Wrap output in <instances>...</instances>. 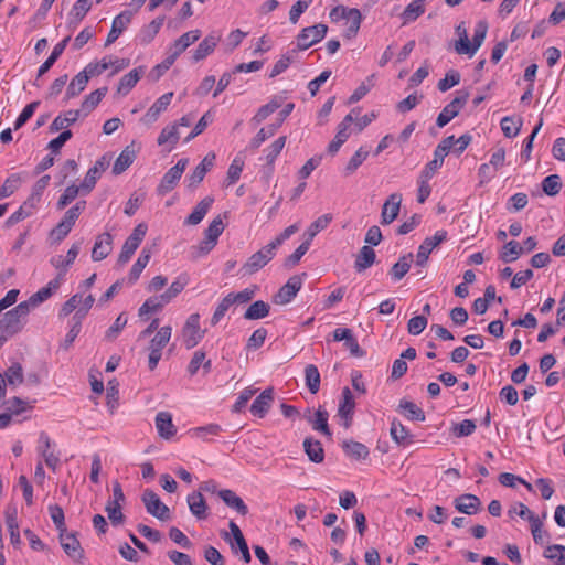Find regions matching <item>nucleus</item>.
Here are the masks:
<instances>
[{"label": "nucleus", "instance_id": "f257e3e1", "mask_svg": "<svg viewBox=\"0 0 565 565\" xmlns=\"http://www.w3.org/2000/svg\"><path fill=\"white\" fill-rule=\"evenodd\" d=\"M29 313L26 303L20 302L17 307L7 311L0 319V332L9 338L19 333L23 329Z\"/></svg>", "mask_w": 565, "mask_h": 565}, {"label": "nucleus", "instance_id": "f03ea898", "mask_svg": "<svg viewBox=\"0 0 565 565\" xmlns=\"http://www.w3.org/2000/svg\"><path fill=\"white\" fill-rule=\"evenodd\" d=\"M488 28V22L486 20H480L476 24L472 41H470L469 39L467 43H463V41H456L454 44L455 51L460 55L466 54L470 57L473 56L482 45L487 36Z\"/></svg>", "mask_w": 565, "mask_h": 565}, {"label": "nucleus", "instance_id": "7ed1b4c3", "mask_svg": "<svg viewBox=\"0 0 565 565\" xmlns=\"http://www.w3.org/2000/svg\"><path fill=\"white\" fill-rule=\"evenodd\" d=\"M147 230H148V227L145 223L138 224L132 230V233L125 241L121 252L118 256L117 263L119 265H125L126 263L129 262L131 256L135 254V252L139 247L140 243L143 241V238L147 234Z\"/></svg>", "mask_w": 565, "mask_h": 565}, {"label": "nucleus", "instance_id": "20e7f679", "mask_svg": "<svg viewBox=\"0 0 565 565\" xmlns=\"http://www.w3.org/2000/svg\"><path fill=\"white\" fill-rule=\"evenodd\" d=\"M276 255L274 245L267 244L260 250L254 253L242 266L244 275H253L265 267Z\"/></svg>", "mask_w": 565, "mask_h": 565}, {"label": "nucleus", "instance_id": "39448f33", "mask_svg": "<svg viewBox=\"0 0 565 565\" xmlns=\"http://www.w3.org/2000/svg\"><path fill=\"white\" fill-rule=\"evenodd\" d=\"M295 105L292 103H288L285 105L284 109L279 113V118L276 124L268 125L267 127L262 128L256 136L249 142V149L256 150L260 147V145L273 137L277 129L281 126L284 120L290 115L294 110Z\"/></svg>", "mask_w": 565, "mask_h": 565}, {"label": "nucleus", "instance_id": "423d86ee", "mask_svg": "<svg viewBox=\"0 0 565 565\" xmlns=\"http://www.w3.org/2000/svg\"><path fill=\"white\" fill-rule=\"evenodd\" d=\"M328 26L318 23L312 26L303 28L297 36V49L303 51L320 42L327 34Z\"/></svg>", "mask_w": 565, "mask_h": 565}, {"label": "nucleus", "instance_id": "0eeeda50", "mask_svg": "<svg viewBox=\"0 0 565 565\" xmlns=\"http://www.w3.org/2000/svg\"><path fill=\"white\" fill-rule=\"evenodd\" d=\"M468 98V92H458V95L449 104H447L439 113L436 119V125L439 128H443L448 122H450L459 114L460 109L466 105Z\"/></svg>", "mask_w": 565, "mask_h": 565}, {"label": "nucleus", "instance_id": "6e6552de", "mask_svg": "<svg viewBox=\"0 0 565 565\" xmlns=\"http://www.w3.org/2000/svg\"><path fill=\"white\" fill-rule=\"evenodd\" d=\"M188 163H189V160L186 158H182L177 162L175 166L170 168L164 173V175L162 177L161 182L157 189L159 194L164 195L174 189V186L178 184L179 180L181 179L184 170L186 169Z\"/></svg>", "mask_w": 565, "mask_h": 565}, {"label": "nucleus", "instance_id": "1a4fd4ad", "mask_svg": "<svg viewBox=\"0 0 565 565\" xmlns=\"http://www.w3.org/2000/svg\"><path fill=\"white\" fill-rule=\"evenodd\" d=\"M205 331L200 328V315L192 313L186 319L182 329L183 343L186 349H192L203 339Z\"/></svg>", "mask_w": 565, "mask_h": 565}, {"label": "nucleus", "instance_id": "9d476101", "mask_svg": "<svg viewBox=\"0 0 565 565\" xmlns=\"http://www.w3.org/2000/svg\"><path fill=\"white\" fill-rule=\"evenodd\" d=\"M141 500L149 514L161 521L170 519L169 508L160 500L159 495L154 491L146 489L142 493Z\"/></svg>", "mask_w": 565, "mask_h": 565}, {"label": "nucleus", "instance_id": "9b49d317", "mask_svg": "<svg viewBox=\"0 0 565 565\" xmlns=\"http://www.w3.org/2000/svg\"><path fill=\"white\" fill-rule=\"evenodd\" d=\"M111 160V156L106 153L102 156L95 164L87 171L82 182V193L88 194L94 188L102 173L107 170Z\"/></svg>", "mask_w": 565, "mask_h": 565}, {"label": "nucleus", "instance_id": "f8f14e48", "mask_svg": "<svg viewBox=\"0 0 565 565\" xmlns=\"http://www.w3.org/2000/svg\"><path fill=\"white\" fill-rule=\"evenodd\" d=\"M447 237L446 231H437L433 236L426 237L419 245L416 255V265L424 267L428 260L429 254L441 244Z\"/></svg>", "mask_w": 565, "mask_h": 565}, {"label": "nucleus", "instance_id": "ddd939ff", "mask_svg": "<svg viewBox=\"0 0 565 565\" xmlns=\"http://www.w3.org/2000/svg\"><path fill=\"white\" fill-rule=\"evenodd\" d=\"M58 540L65 554L76 562L84 557V551L75 533H68L67 530L58 533Z\"/></svg>", "mask_w": 565, "mask_h": 565}, {"label": "nucleus", "instance_id": "4468645a", "mask_svg": "<svg viewBox=\"0 0 565 565\" xmlns=\"http://www.w3.org/2000/svg\"><path fill=\"white\" fill-rule=\"evenodd\" d=\"M302 279L299 275L291 276L288 281L274 296V302L277 305L289 303L301 289Z\"/></svg>", "mask_w": 565, "mask_h": 565}, {"label": "nucleus", "instance_id": "2eb2a0df", "mask_svg": "<svg viewBox=\"0 0 565 565\" xmlns=\"http://www.w3.org/2000/svg\"><path fill=\"white\" fill-rule=\"evenodd\" d=\"M62 279L63 273H58L56 278L52 279L45 287L33 294L29 300L22 301L21 303H26L30 311L31 308H34L47 300L52 296L53 291L60 288Z\"/></svg>", "mask_w": 565, "mask_h": 565}, {"label": "nucleus", "instance_id": "dca6fc26", "mask_svg": "<svg viewBox=\"0 0 565 565\" xmlns=\"http://www.w3.org/2000/svg\"><path fill=\"white\" fill-rule=\"evenodd\" d=\"M132 12L129 10L122 11L117 17L114 18L111 23V29L107 35L105 46L114 43L119 35L127 29L129 23L131 22Z\"/></svg>", "mask_w": 565, "mask_h": 565}, {"label": "nucleus", "instance_id": "f3484780", "mask_svg": "<svg viewBox=\"0 0 565 565\" xmlns=\"http://www.w3.org/2000/svg\"><path fill=\"white\" fill-rule=\"evenodd\" d=\"M456 510L463 514L472 515L481 510L480 499L471 493L461 494L454 500Z\"/></svg>", "mask_w": 565, "mask_h": 565}, {"label": "nucleus", "instance_id": "a211bd4d", "mask_svg": "<svg viewBox=\"0 0 565 565\" xmlns=\"http://www.w3.org/2000/svg\"><path fill=\"white\" fill-rule=\"evenodd\" d=\"M402 195L399 193H392L385 201L381 213V223L384 225L391 224L397 216L401 207Z\"/></svg>", "mask_w": 565, "mask_h": 565}, {"label": "nucleus", "instance_id": "6ab92c4d", "mask_svg": "<svg viewBox=\"0 0 565 565\" xmlns=\"http://www.w3.org/2000/svg\"><path fill=\"white\" fill-rule=\"evenodd\" d=\"M274 401V388L268 387L258 395L250 406V413L254 416L263 418L269 411Z\"/></svg>", "mask_w": 565, "mask_h": 565}, {"label": "nucleus", "instance_id": "aec40b11", "mask_svg": "<svg viewBox=\"0 0 565 565\" xmlns=\"http://www.w3.org/2000/svg\"><path fill=\"white\" fill-rule=\"evenodd\" d=\"M156 428L163 439H171L177 434V428L169 412H159L156 416Z\"/></svg>", "mask_w": 565, "mask_h": 565}, {"label": "nucleus", "instance_id": "412c9836", "mask_svg": "<svg viewBox=\"0 0 565 565\" xmlns=\"http://www.w3.org/2000/svg\"><path fill=\"white\" fill-rule=\"evenodd\" d=\"M113 236L110 233H103L97 236L92 250V258L94 262H99L106 258L111 252Z\"/></svg>", "mask_w": 565, "mask_h": 565}, {"label": "nucleus", "instance_id": "4be33fe9", "mask_svg": "<svg viewBox=\"0 0 565 565\" xmlns=\"http://www.w3.org/2000/svg\"><path fill=\"white\" fill-rule=\"evenodd\" d=\"M214 203L213 196H205L202 199L193 209V211L189 214V216L184 220L185 225H198L202 222V220L207 214L212 204Z\"/></svg>", "mask_w": 565, "mask_h": 565}, {"label": "nucleus", "instance_id": "5701e85b", "mask_svg": "<svg viewBox=\"0 0 565 565\" xmlns=\"http://www.w3.org/2000/svg\"><path fill=\"white\" fill-rule=\"evenodd\" d=\"M217 494L228 508L234 509L238 514L246 515L248 513L247 505L233 490L223 489Z\"/></svg>", "mask_w": 565, "mask_h": 565}, {"label": "nucleus", "instance_id": "b1692460", "mask_svg": "<svg viewBox=\"0 0 565 565\" xmlns=\"http://www.w3.org/2000/svg\"><path fill=\"white\" fill-rule=\"evenodd\" d=\"M136 150L134 149V142L127 146L117 157L114 166L113 173L119 175L125 172L135 161Z\"/></svg>", "mask_w": 565, "mask_h": 565}, {"label": "nucleus", "instance_id": "393cba45", "mask_svg": "<svg viewBox=\"0 0 565 565\" xmlns=\"http://www.w3.org/2000/svg\"><path fill=\"white\" fill-rule=\"evenodd\" d=\"M201 36L200 30H192L182 34L171 45V54L177 58L182 52H184L191 44L196 42Z\"/></svg>", "mask_w": 565, "mask_h": 565}, {"label": "nucleus", "instance_id": "a878e982", "mask_svg": "<svg viewBox=\"0 0 565 565\" xmlns=\"http://www.w3.org/2000/svg\"><path fill=\"white\" fill-rule=\"evenodd\" d=\"M143 73L145 70L140 66L125 74L118 83L117 93L120 95H127L136 86Z\"/></svg>", "mask_w": 565, "mask_h": 565}, {"label": "nucleus", "instance_id": "bb28decb", "mask_svg": "<svg viewBox=\"0 0 565 565\" xmlns=\"http://www.w3.org/2000/svg\"><path fill=\"white\" fill-rule=\"evenodd\" d=\"M287 137L281 136L277 138L270 146H268L264 152H265V161L266 166L268 167L267 175L269 177L274 171V163L277 157L282 151L285 145H286Z\"/></svg>", "mask_w": 565, "mask_h": 565}, {"label": "nucleus", "instance_id": "cd10ccee", "mask_svg": "<svg viewBox=\"0 0 565 565\" xmlns=\"http://www.w3.org/2000/svg\"><path fill=\"white\" fill-rule=\"evenodd\" d=\"M188 504L191 513L199 520H204L207 518V504L202 492L195 491L189 494Z\"/></svg>", "mask_w": 565, "mask_h": 565}, {"label": "nucleus", "instance_id": "c85d7f7f", "mask_svg": "<svg viewBox=\"0 0 565 565\" xmlns=\"http://www.w3.org/2000/svg\"><path fill=\"white\" fill-rule=\"evenodd\" d=\"M218 41H220V35H216L214 33L204 38L200 42V44L198 45L195 51L193 52V56H192L193 61L199 62V61L204 60L207 55H210L214 51Z\"/></svg>", "mask_w": 565, "mask_h": 565}, {"label": "nucleus", "instance_id": "c756f323", "mask_svg": "<svg viewBox=\"0 0 565 565\" xmlns=\"http://www.w3.org/2000/svg\"><path fill=\"white\" fill-rule=\"evenodd\" d=\"M107 90V87H102L87 95L82 102L81 108L77 109L79 111V115L85 117L88 114H90V111H93L100 103V100L105 97Z\"/></svg>", "mask_w": 565, "mask_h": 565}, {"label": "nucleus", "instance_id": "7c9ffc66", "mask_svg": "<svg viewBox=\"0 0 565 565\" xmlns=\"http://www.w3.org/2000/svg\"><path fill=\"white\" fill-rule=\"evenodd\" d=\"M376 259L375 250L371 246H363L355 258L354 268L358 273H363L370 268Z\"/></svg>", "mask_w": 565, "mask_h": 565}, {"label": "nucleus", "instance_id": "2f4dec72", "mask_svg": "<svg viewBox=\"0 0 565 565\" xmlns=\"http://www.w3.org/2000/svg\"><path fill=\"white\" fill-rule=\"evenodd\" d=\"M164 15L157 17L140 30L138 38L141 44L147 45L156 38L164 22Z\"/></svg>", "mask_w": 565, "mask_h": 565}, {"label": "nucleus", "instance_id": "473e14b6", "mask_svg": "<svg viewBox=\"0 0 565 565\" xmlns=\"http://www.w3.org/2000/svg\"><path fill=\"white\" fill-rule=\"evenodd\" d=\"M355 408V401L352 392L348 386L342 390V399L339 404L338 415L342 419H350L353 417Z\"/></svg>", "mask_w": 565, "mask_h": 565}, {"label": "nucleus", "instance_id": "72a5a7b5", "mask_svg": "<svg viewBox=\"0 0 565 565\" xmlns=\"http://www.w3.org/2000/svg\"><path fill=\"white\" fill-rule=\"evenodd\" d=\"M173 97V93H166L162 96H160L153 105L147 110L143 119L148 122H152L157 120L160 113L167 109V107L170 105L171 99Z\"/></svg>", "mask_w": 565, "mask_h": 565}, {"label": "nucleus", "instance_id": "f704fd0d", "mask_svg": "<svg viewBox=\"0 0 565 565\" xmlns=\"http://www.w3.org/2000/svg\"><path fill=\"white\" fill-rule=\"evenodd\" d=\"M81 117L78 110H67L63 115H58L50 126L51 132H56L60 130H68L67 128L76 122V120Z\"/></svg>", "mask_w": 565, "mask_h": 565}, {"label": "nucleus", "instance_id": "c9c22d12", "mask_svg": "<svg viewBox=\"0 0 565 565\" xmlns=\"http://www.w3.org/2000/svg\"><path fill=\"white\" fill-rule=\"evenodd\" d=\"M390 434L392 439L399 446H405L413 441L409 430L397 419L392 420Z\"/></svg>", "mask_w": 565, "mask_h": 565}, {"label": "nucleus", "instance_id": "e433bc0d", "mask_svg": "<svg viewBox=\"0 0 565 565\" xmlns=\"http://www.w3.org/2000/svg\"><path fill=\"white\" fill-rule=\"evenodd\" d=\"M303 449L308 458L316 463H320L324 459V450L319 440L307 437L303 440Z\"/></svg>", "mask_w": 565, "mask_h": 565}, {"label": "nucleus", "instance_id": "4c0bfd02", "mask_svg": "<svg viewBox=\"0 0 565 565\" xmlns=\"http://www.w3.org/2000/svg\"><path fill=\"white\" fill-rule=\"evenodd\" d=\"M82 242L74 243L71 248L67 252L66 257L63 256H56L51 259V264L56 268L61 269L64 268L63 276L65 275L66 267L72 265L74 260L76 259L79 250H81Z\"/></svg>", "mask_w": 565, "mask_h": 565}, {"label": "nucleus", "instance_id": "58836bf2", "mask_svg": "<svg viewBox=\"0 0 565 565\" xmlns=\"http://www.w3.org/2000/svg\"><path fill=\"white\" fill-rule=\"evenodd\" d=\"M71 40V36H66L65 39H63L61 42H58L51 55L47 57V60L39 67V71H38V77H41L43 76L46 72H49V70L54 65V63L57 61V58L63 54L67 43L70 42Z\"/></svg>", "mask_w": 565, "mask_h": 565}, {"label": "nucleus", "instance_id": "ea45409f", "mask_svg": "<svg viewBox=\"0 0 565 565\" xmlns=\"http://www.w3.org/2000/svg\"><path fill=\"white\" fill-rule=\"evenodd\" d=\"M347 15L348 17L345 18V20L348 23V28L344 31L343 36L348 40H351L356 36L360 30L362 15L361 12L355 8H350V10H348L347 12Z\"/></svg>", "mask_w": 565, "mask_h": 565}, {"label": "nucleus", "instance_id": "a19ab883", "mask_svg": "<svg viewBox=\"0 0 565 565\" xmlns=\"http://www.w3.org/2000/svg\"><path fill=\"white\" fill-rule=\"evenodd\" d=\"M397 411L405 415L407 419L424 422L426 416L424 411L415 403L405 398L399 401Z\"/></svg>", "mask_w": 565, "mask_h": 565}, {"label": "nucleus", "instance_id": "79ce46f5", "mask_svg": "<svg viewBox=\"0 0 565 565\" xmlns=\"http://www.w3.org/2000/svg\"><path fill=\"white\" fill-rule=\"evenodd\" d=\"M89 75H86L84 71L79 72L68 84L66 88L65 99L70 100L78 96L87 86Z\"/></svg>", "mask_w": 565, "mask_h": 565}, {"label": "nucleus", "instance_id": "37998d69", "mask_svg": "<svg viewBox=\"0 0 565 565\" xmlns=\"http://www.w3.org/2000/svg\"><path fill=\"white\" fill-rule=\"evenodd\" d=\"M413 263V254L408 253L403 255L390 269V275L393 280L398 281L408 273Z\"/></svg>", "mask_w": 565, "mask_h": 565}, {"label": "nucleus", "instance_id": "c03bdc74", "mask_svg": "<svg viewBox=\"0 0 565 565\" xmlns=\"http://www.w3.org/2000/svg\"><path fill=\"white\" fill-rule=\"evenodd\" d=\"M328 418L329 413L320 406L313 414V418L310 424L315 430L320 431L327 437H331L332 433L328 425Z\"/></svg>", "mask_w": 565, "mask_h": 565}, {"label": "nucleus", "instance_id": "a18cd8bd", "mask_svg": "<svg viewBox=\"0 0 565 565\" xmlns=\"http://www.w3.org/2000/svg\"><path fill=\"white\" fill-rule=\"evenodd\" d=\"M189 282V278L186 275L179 276L171 286L161 294V301L166 302L167 305L172 301L179 294L182 292V290L185 288V286Z\"/></svg>", "mask_w": 565, "mask_h": 565}, {"label": "nucleus", "instance_id": "49530a36", "mask_svg": "<svg viewBox=\"0 0 565 565\" xmlns=\"http://www.w3.org/2000/svg\"><path fill=\"white\" fill-rule=\"evenodd\" d=\"M305 383L311 394H317L319 392L321 377L316 365L308 364L305 367Z\"/></svg>", "mask_w": 565, "mask_h": 565}, {"label": "nucleus", "instance_id": "de8ad7c7", "mask_svg": "<svg viewBox=\"0 0 565 565\" xmlns=\"http://www.w3.org/2000/svg\"><path fill=\"white\" fill-rule=\"evenodd\" d=\"M523 254V247L516 241L505 243L500 252V259L503 263H513Z\"/></svg>", "mask_w": 565, "mask_h": 565}, {"label": "nucleus", "instance_id": "09e8293b", "mask_svg": "<svg viewBox=\"0 0 565 565\" xmlns=\"http://www.w3.org/2000/svg\"><path fill=\"white\" fill-rule=\"evenodd\" d=\"M342 447L348 456L356 460L366 459L370 455L369 448L359 441H344Z\"/></svg>", "mask_w": 565, "mask_h": 565}, {"label": "nucleus", "instance_id": "8fccbe9b", "mask_svg": "<svg viewBox=\"0 0 565 565\" xmlns=\"http://www.w3.org/2000/svg\"><path fill=\"white\" fill-rule=\"evenodd\" d=\"M179 139L180 134L178 130V124H173L172 126H167L161 130L157 141L159 146L170 143L169 151H171L172 148L178 143Z\"/></svg>", "mask_w": 565, "mask_h": 565}, {"label": "nucleus", "instance_id": "3c124183", "mask_svg": "<svg viewBox=\"0 0 565 565\" xmlns=\"http://www.w3.org/2000/svg\"><path fill=\"white\" fill-rule=\"evenodd\" d=\"M270 306L263 301L257 300L253 302L244 313V318L247 320L263 319L269 313Z\"/></svg>", "mask_w": 565, "mask_h": 565}, {"label": "nucleus", "instance_id": "603ef678", "mask_svg": "<svg viewBox=\"0 0 565 565\" xmlns=\"http://www.w3.org/2000/svg\"><path fill=\"white\" fill-rule=\"evenodd\" d=\"M331 221H332V215L331 214H323V215L319 216L315 222H312L310 224V226L306 231V235H307V239L306 241H309V244H311V241L313 239V237L319 232H321L324 228H327V226L331 223Z\"/></svg>", "mask_w": 565, "mask_h": 565}, {"label": "nucleus", "instance_id": "864d4df0", "mask_svg": "<svg viewBox=\"0 0 565 565\" xmlns=\"http://www.w3.org/2000/svg\"><path fill=\"white\" fill-rule=\"evenodd\" d=\"M72 322L73 324L70 331L67 332L64 341L61 343V348L65 351L72 347L73 342L75 341V339L77 338L82 330V316L74 315L72 318Z\"/></svg>", "mask_w": 565, "mask_h": 565}, {"label": "nucleus", "instance_id": "5fc2aeb1", "mask_svg": "<svg viewBox=\"0 0 565 565\" xmlns=\"http://www.w3.org/2000/svg\"><path fill=\"white\" fill-rule=\"evenodd\" d=\"M172 333V329L169 326L161 327L156 335L150 341L149 349H158L161 350L168 344L170 341Z\"/></svg>", "mask_w": 565, "mask_h": 565}, {"label": "nucleus", "instance_id": "6e6d98bb", "mask_svg": "<svg viewBox=\"0 0 565 565\" xmlns=\"http://www.w3.org/2000/svg\"><path fill=\"white\" fill-rule=\"evenodd\" d=\"M7 383L10 386H18L23 383V367L20 363H12L6 371Z\"/></svg>", "mask_w": 565, "mask_h": 565}, {"label": "nucleus", "instance_id": "4d7b16f0", "mask_svg": "<svg viewBox=\"0 0 565 565\" xmlns=\"http://www.w3.org/2000/svg\"><path fill=\"white\" fill-rule=\"evenodd\" d=\"M545 558L554 562V565H565V546L559 544L550 545L543 553Z\"/></svg>", "mask_w": 565, "mask_h": 565}, {"label": "nucleus", "instance_id": "13d9d810", "mask_svg": "<svg viewBox=\"0 0 565 565\" xmlns=\"http://www.w3.org/2000/svg\"><path fill=\"white\" fill-rule=\"evenodd\" d=\"M167 303L161 301V295L148 298L138 310V316L142 318L146 315L160 311Z\"/></svg>", "mask_w": 565, "mask_h": 565}, {"label": "nucleus", "instance_id": "bf43d9fd", "mask_svg": "<svg viewBox=\"0 0 565 565\" xmlns=\"http://www.w3.org/2000/svg\"><path fill=\"white\" fill-rule=\"evenodd\" d=\"M531 523V532L533 535V540L536 544H544L550 541V534L547 532H543V523L537 516L530 518Z\"/></svg>", "mask_w": 565, "mask_h": 565}, {"label": "nucleus", "instance_id": "052dcab7", "mask_svg": "<svg viewBox=\"0 0 565 565\" xmlns=\"http://www.w3.org/2000/svg\"><path fill=\"white\" fill-rule=\"evenodd\" d=\"M562 182L558 174H551L543 179L542 190L546 195L554 196L559 193Z\"/></svg>", "mask_w": 565, "mask_h": 565}, {"label": "nucleus", "instance_id": "680f3d73", "mask_svg": "<svg viewBox=\"0 0 565 565\" xmlns=\"http://www.w3.org/2000/svg\"><path fill=\"white\" fill-rule=\"evenodd\" d=\"M82 192V184L79 186L75 185V184H71L68 185L63 194L60 196L57 203H56V207L57 210H63L65 209L72 201H74L77 195Z\"/></svg>", "mask_w": 565, "mask_h": 565}, {"label": "nucleus", "instance_id": "e2e57ef3", "mask_svg": "<svg viewBox=\"0 0 565 565\" xmlns=\"http://www.w3.org/2000/svg\"><path fill=\"white\" fill-rule=\"evenodd\" d=\"M425 0H413L404 10L403 18L405 23L415 21L420 14L424 13L425 7H424Z\"/></svg>", "mask_w": 565, "mask_h": 565}, {"label": "nucleus", "instance_id": "0e129e2a", "mask_svg": "<svg viewBox=\"0 0 565 565\" xmlns=\"http://www.w3.org/2000/svg\"><path fill=\"white\" fill-rule=\"evenodd\" d=\"M85 209H86V201H83V200L78 201V202H76L75 205H73L71 209H68L65 212V214L61 221L72 228Z\"/></svg>", "mask_w": 565, "mask_h": 565}, {"label": "nucleus", "instance_id": "69168bd1", "mask_svg": "<svg viewBox=\"0 0 565 565\" xmlns=\"http://www.w3.org/2000/svg\"><path fill=\"white\" fill-rule=\"evenodd\" d=\"M90 0H77L70 12L71 20L75 23L81 22L90 10Z\"/></svg>", "mask_w": 565, "mask_h": 565}, {"label": "nucleus", "instance_id": "338daca9", "mask_svg": "<svg viewBox=\"0 0 565 565\" xmlns=\"http://www.w3.org/2000/svg\"><path fill=\"white\" fill-rule=\"evenodd\" d=\"M280 107V103L277 99H271L266 105L262 106L255 116L252 118V121L256 125L263 122L268 116L275 113Z\"/></svg>", "mask_w": 565, "mask_h": 565}, {"label": "nucleus", "instance_id": "774afa93", "mask_svg": "<svg viewBox=\"0 0 565 565\" xmlns=\"http://www.w3.org/2000/svg\"><path fill=\"white\" fill-rule=\"evenodd\" d=\"M369 151L364 150L363 148H360L349 160L348 164L344 168L345 175L353 174L358 168L364 162V160L367 158Z\"/></svg>", "mask_w": 565, "mask_h": 565}]
</instances>
